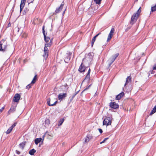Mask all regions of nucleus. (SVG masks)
Instances as JSON below:
<instances>
[{"mask_svg":"<svg viewBox=\"0 0 156 156\" xmlns=\"http://www.w3.org/2000/svg\"><path fill=\"white\" fill-rule=\"evenodd\" d=\"M7 47V43L5 42L4 40H2L0 41V51H6Z\"/></svg>","mask_w":156,"mask_h":156,"instance_id":"nucleus-1","label":"nucleus"},{"mask_svg":"<svg viewBox=\"0 0 156 156\" xmlns=\"http://www.w3.org/2000/svg\"><path fill=\"white\" fill-rule=\"evenodd\" d=\"M112 118L111 117H107L105 118L103 121V125L108 126L111 125L112 123Z\"/></svg>","mask_w":156,"mask_h":156,"instance_id":"nucleus-2","label":"nucleus"},{"mask_svg":"<svg viewBox=\"0 0 156 156\" xmlns=\"http://www.w3.org/2000/svg\"><path fill=\"white\" fill-rule=\"evenodd\" d=\"M139 16V14L137 13H134L133 15L132 16L130 23L131 25H133L135 23Z\"/></svg>","mask_w":156,"mask_h":156,"instance_id":"nucleus-3","label":"nucleus"},{"mask_svg":"<svg viewBox=\"0 0 156 156\" xmlns=\"http://www.w3.org/2000/svg\"><path fill=\"white\" fill-rule=\"evenodd\" d=\"M17 106V104L15 103H12L11 107L8 111V113L10 114L12 113H13L16 110V107Z\"/></svg>","mask_w":156,"mask_h":156,"instance_id":"nucleus-4","label":"nucleus"},{"mask_svg":"<svg viewBox=\"0 0 156 156\" xmlns=\"http://www.w3.org/2000/svg\"><path fill=\"white\" fill-rule=\"evenodd\" d=\"M42 32L44 35V40L46 42H48L50 40L49 37H47V33H45L44 30V26H43L42 27Z\"/></svg>","mask_w":156,"mask_h":156,"instance_id":"nucleus-5","label":"nucleus"},{"mask_svg":"<svg viewBox=\"0 0 156 156\" xmlns=\"http://www.w3.org/2000/svg\"><path fill=\"white\" fill-rule=\"evenodd\" d=\"M87 67H86L83 64V63L82 62L79 67L78 71L80 73L84 72Z\"/></svg>","mask_w":156,"mask_h":156,"instance_id":"nucleus-6","label":"nucleus"},{"mask_svg":"<svg viewBox=\"0 0 156 156\" xmlns=\"http://www.w3.org/2000/svg\"><path fill=\"white\" fill-rule=\"evenodd\" d=\"M110 107L112 108L116 109L119 107V105L118 104L116 103L115 102H111L109 104Z\"/></svg>","mask_w":156,"mask_h":156,"instance_id":"nucleus-7","label":"nucleus"},{"mask_svg":"<svg viewBox=\"0 0 156 156\" xmlns=\"http://www.w3.org/2000/svg\"><path fill=\"white\" fill-rule=\"evenodd\" d=\"M67 94L66 93H60L58 95V99L59 100H62L67 96Z\"/></svg>","mask_w":156,"mask_h":156,"instance_id":"nucleus-8","label":"nucleus"},{"mask_svg":"<svg viewBox=\"0 0 156 156\" xmlns=\"http://www.w3.org/2000/svg\"><path fill=\"white\" fill-rule=\"evenodd\" d=\"M72 53L69 52L67 53V56L65 57L64 59L65 62L66 63L70 61Z\"/></svg>","mask_w":156,"mask_h":156,"instance_id":"nucleus-9","label":"nucleus"},{"mask_svg":"<svg viewBox=\"0 0 156 156\" xmlns=\"http://www.w3.org/2000/svg\"><path fill=\"white\" fill-rule=\"evenodd\" d=\"M44 54L43 55V56L45 58H47L48 55V49L47 47L45 46L44 48Z\"/></svg>","mask_w":156,"mask_h":156,"instance_id":"nucleus-10","label":"nucleus"},{"mask_svg":"<svg viewBox=\"0 0 156 156\" xmlns=\"http://www.w3.org/2000/svg\"><path fill=\"white\" fill-rule=\"evenodd\" d=\"M64 5V3L63 2L62 4H61V5H60V7L59 8H56L55 12L56 13H58L59 12H60L62 10V9L63 8Z\"/></svg>","mask_w":156,"mask_h":156,"instance_id":"nucleus-11","label":"nucleus"},{"mask_svg":"<svg viewBox=\"0 0 156 156\" xmlns=\"http://www.w3.org/2000/svg\"><path fill=\"white\" fill-rule=\"evenodd\" d=\"M20 98V96L18 94H16L14 97V98L13 99V101L15 102H17L19 101Z\"/></svg>","mask_w":156,"mask_h":156,"instance_id":"nucleus-12","label":"nucleus"},{"mask_svg":"<svg viewBox=\"0 0 156 156\" xmlns=\"http://www.w3.org/2000/svg\"><path fill=\"white\" fill-rule=\"evenodd\" d=\"M26 0H21V3L20 5V12H21L23 10V9Z\"/></svg>","mask_w":156,"mask_h":156,"instance_id":"nucleus-13","label":"nucleus"},{"mask_svg":"<svg viewBox=\"0 0 156 156\" xmlns=\"http://www.w3.org/2000/svg\"><path fill=\"white\" fill-rule=\"evenodd\" d=\"M60 87L61 89H62V91H66L69 88V86L67 84H65L64 85H62Z\"/></svg>","mask_w":156,"mask_h":156,"instance_id":"nucleus-14","label":"nucleus"},{"mask_svg":"<svg viewBox=\"0 0 156 156\" xmlns=\"http://www.w3.org/2000/svg\"><path fill=\"white\" fill-rule=\"evenodd\" d=\"M90 69H89L88 70L87 73V74L86 75V76L85 78L84 79V80L82 82H84L86 80H87V81H89V80H90Z\"/></svg>","mask_w":156,"mask_h":156,"instance_id":"nucleus-15","label":"nucleus"},{"mask_svg":"<svg viewBox=\"0 0 156 156\" xmlns=\"http://www.w3.org/2000/svg\"><path fill=\"white\" fill-rule=\"evenodd\" d=\"M124 93L123 92H122L116 96L115 99L117 100H120L124 96Z\"/></svg>","mask_w":156,"mask_h":156,"instance_id":"nucleus-16","label":"nucleus"},{"mask_svg":"<svg viewBox=\"0 0 156 156\" xmlns=\"http://www.w3.org/2000/svg\"><path fill=\"white\" fill-rule=\"evenodd\" d=\"M131 78L130 76H128L126 78V82L124 86L123 89L125 88L126 85L129 82H131Z\"/></svg>","mask_w":156,"mask_h":156,"instance_id":"nucleus-17","label":"nucleus"},{"mask_svg":"<svg viewBox=\"0 0 156 156\" xmlns=\"http://www.w3.org/2000/svg\"><path fill=\"white\" fill-rule=\"evenodd\" d=\"M115 61L111 57L109 58L108 62L109 66H110Z\"/></svg>","mask_w":156,"mask_h":156,"instance_id":"nucleus-18","label":"nucleus"},{"mask_svg":"<svg viewBox=\"0 0 156 156\" xmlns=\"http://www.w3.org/2000/svg\"><path fill=\"white\" fill-rule=\"evenodd\" d=\"M42 140L41 138H36L34 140L35 143L37 145L39 143L41 142Z\"/></svg>","mask_w":156,"mask_h":156,"instance_id":"nucleus-19","label":"nucleus"},{"mask_svg":"<svg viewBox=\"0 0 156 156\" xmlns=\"http://www.w3.org/2000/svg\"><path fill=\"white\" fill-rule=\"evenodd\" d=\"M36 152V150H35L34 149H32L31 150H30L29 151V154L31 155H34V153Z\"/></svg>","mask_w":156,"mask_h":156,"instance_id":"nucleus-20","label":"nucleus"},{"mask_svg":"<svg viewBox=\"0 0 156 156\" xmlns=\"http://www.w3.org/2000/svg\"><path fill=\"white\" fill-rule=\"evenodd\" d=\"M57 101H55L54 103L53 104H50V99L48 101H47V104L49 106H53L55 105L57 103Z\"/></svg>","mask_w":156,"mask_h":156,"instance_id":"nucleus-21","label":"nucleus"},{"mask_svg":"<svg viewBox=\"0 0 156 156\" xmlns=\"http://www.w3.org/2000/svg\"><path fill=\"white\" fill-rule=\"evenodd\" d=\"M25 146V143L22 142L19 145V147L22 150L23 149L24 147Z\"/></svg>","mask_w":156,"mask_h":156,"instance_id":"nucleus-22","label":"nucleus"},{"mask_svg":"<svg viewBox=\"0 0 156 156\" xmlns=\"http://www.w3.org/2000/svg\"><path fill=\"white\" fill-rule=\"evenodd\" d=\"M37 78V75H36L34 77L32 80L31 82V84H33L35 83L36 81Z\"/></svg>","mask_w":156,"mask_h":156,"instance_id":"nucleus-23","label":"nucleus"},{"mask_svg":"<svg viewBox=\"0 0 156 156\" xmlns=\"http://www.w3.org/2000/svg\"><path fill=\"white\" fill-rule=\"evenodd\" d=\"M119 53H117L114 55H113L111 57L115 61V59L117 57L119 56Z\"/></svg>","mask_w":156,"mask_h":156,"instance_id":"nucleus-24","label":"nucleus"},{"mask_svg":"<svg viewBox=\"0 0 156 156\" xmlns=\"http://www.w3.org/2000/svg\"><path fill=\"white\" fill-rule=\"evenodd\" d=\"M113 35V34H112L110 33H109L108 36V38L107 39V41H109L111 40L112 37Z\"/></svg>","mask_w":156,"mask_h":156,"instance_id":"nucleus-25","label":"nucleus"},{"mask_svg":"<svg viewBox=\"0 0 156 156\" xmlns=\"http://www.w3.org/2000/svg\"><path fill=\"white\" fill-rule=\"evenodd\" d=\"M29 11V9L27 8H25L23 12V14H25Z\"/></svg>","mask_w":156,"mask_h":156,"instance_id":"nucleus-26","label":"nucleus"},{"mask_svg":"<svg viewBox=\"0 0 156 156\" xmlns=\"http://www.w3.org/2000/svg\"><path fill=\"white\" fill-rule=\"evenodd\" d=\"M151 10L152 12H154L156 11V4L155 6L151 7Z\"/></svg>","mask_w":156,"mask_h":156,"instance_id":"nucleus-27","label":"nucleus"},{"mask_svg":"<svg viewBox=\"0 0 156 156\" xmlns=\"http://www.w3.org/2000/svg\"><path fill=\"white\" fill-rule=\"evenodd\" d=\"M12 129L11 128L9 127V129L7 130L6 132V133L7 134H9L12 131Z\"/></svg>","mask_w":156,"mask_h":156,"instance_id":"nucleus-28","label":"nucleus"},{"mask_svg":"<svg viewBox=\"0 0 156 156\" xmlns=\"http://www.w3.org/2000/svg\"><path fill=\"white\" fill-rule=\"evenodd\" d=\"M33 85V84H31V83L28 84L27 86L26 87V88L27 89H29L30 88H31V86Z\"/></svg>","mask_w":156,"mask_h":156,"instance_id":"nucleus-29","label":"nucleus"},{"mask_svg":"<svg viewBox=\"0 0 156 156\" xmlns=\"http://www.w3.org/2000/svg\"><path fill=\"white\" fill-rule=\"evenodd\" d=\"M64 120L62 119H60V120L59 121L58 123V126H61Z\"/></svg>","mask_w":156,"mask_h":156,"instance_id":"nucleus-30","label":"nucleus"},{"mask_svg":"<svg viewBox=\"0 0 156 156\" xmlns=\"http://www.w3.org/2000/svg\"><path fill=\"white\" fill-rule=\"evenodd\" d=\"M100 34V33H99L98 34H96L94 37H93V38L92 41H94L95 42V40H96V38L98 37V36Z\"/></svg>","mask_w":156,"mask_h":156,"instance_id":"nucleus-31","label":"nucleus"},{"mask_svg":"<svg viewBox=\"0 0 156 156\" xmlns=\"http://www.w3.org/2000/svg\"><path fill=\"white\" fill-rule=\"evenodd\" d=\"M52 44L51 43V42H49L48 43H46L45 44V46H46V47H50L51 46V45Z\"/></svg>","mask_w":156,"mask_h":156,"instance_id":"nucleus-32","label":"nucleus"},{"mask_svg":"<svg viewBox=\"0 0 156 156\" xmlns=\"http://www.w3.org/2000/svg\"><path fill=\"white\" fill-rule=\"evenodd\" d=\"M101 0H94V1L97 4H100L101 3Z\"/></svg>","mask_w":156,"mask_h":156,"instance_id":"nucleus-33","label":"nucleus"},{"mask_svg":"<svg viewBox=\"0 0 156 156\" xmlns=\"http://www.w3.org/2000/svg\"><path fill=\"white\" fill-rule=\"evenodd\" d=\"M27 33H23L22 35V37L23 38H26L27 37Z\"/></svg>","mask_w":156,"mask_h":156,"instance_id":"nucleus-34","label":"nucleus"},{"mask_svg":"<svg viewBox=\"0 0 156 156\" xmlns=\"http://www.w3.org/2000/svg\"><path fill=\"white\" fill-rule=\"evenodd\" d=\"M45 122V124L47 125H48L50 123V121L49 119H46Z\"/></svg>","mask_w":156,"mask_h":156,"instance_id":"nucleus-35","label":"nucleus"},{"mask_svg":"<svg viewBox=\"0 0 156 156\" xmlns=\"http://www.w3.org/2000/svg\"><path fill=\"white\" fill-rule=\"evenodd\" d=\"M108 139V137H107V138H105L104 139V140H103L102 142H101L100 143V144H102V143H104V142H105V141L106 140H107Z\"/></svg>","mask_w":156,"mask_h":156,"instance_id":"nucleus-36","label":"nucleus"},{"mask_svg":"<svg viewBox=\"0 0 156 156\" xmlns=\"http://www.w3.org/2000/svg\"><path fill=\"white\" fill-rule=\"evenodd\" d=\"M90 139H89V137H87V136L86 138L85 139V143H87L89 141Z\"/></svg>","mask_w":156,"mask_h":156,"instance_id":"nucleus-37","label":"nucleus"},{"mask_svg":"<svg viewBox=\"0 0 156 156\" xmlns=\"http://www.w3.org/2000/svg\"><path fill=\"white\" fill-rule=\"evenodd\" d=\"M76 94H75L74 95L72 96V97H71L69 98L70 100L71 101L73 100V98H74V97H75V95Z\"/></svg>","mask_w":156,"mask_h":156,"instance_id":"nucleus-38","label":"nucleus"},{"mask_svg":"<svg viewBox=\"0 0 156 156\" xmlns=\"http://www.w3.org/2000/svg\"><path fill=\"white\" fill-rule=\"evenodd\" d=\"M114 31H115L114 28H112L110 33L113 34V33L114 32Z\"/></svg>","mask_w":156,"mask_h":156,"instance_id":"nucleus-39","label":"nucleus"},{"mask_svg":"<svg viewBox=\"0 0 156 156\" xmlns=\"http://www.w3.org/2000/svg\"><path fill=\"white\" fill-rule=\"evenodd\" d=\"M17 124L16 122H15L10 127L13 129V128L16 126Z\"/></svg>","mask_w":156,"mask_h":156,"instance_id":"nucleus-40","label":"nucleus"},{"mask_svg":"<svg viewBox=\"0 0 156 156\" xmlns=\"http://www.w3.org/2000/svg\"><path fill=\"white\" fill-rule=\"evenodd\" d=\"M91 84L88 87H87L85 89H84V90L83 91V92L87 90H88L89 88V87L91 86Z\"/></svg>","mask_w":156,"mask_h":156,"instance_id":"nucleus-41","label":"nucleus"},{"mask_svg":"<svg viewBox=\"0 0 156 156\" xmlns=\"http://www.w3.org/2000/svg\"><path fill=\"white\" fill-rule=\"evenodd\" d=\"M141 9V7H140L138 10H137V12L136 13H137V14H139V16L140 13V12L141 10H140V9Z\"/></svg>","mask_w":156,"mask_h":156,"instance_id":"nucleus-42","label":"nucleus"},{"mask_svg":"<svg viewBox=\"0 0 156 156\" xmlns=\"http://www.w3.org/2000/svg\"><path fill=\"white\" fill-rule=\"evenodd\" d=\"M155 112H154V111L153 110H152L150 113L149 115H151L154 113H155Z\"/></svg>","mask_w":156,"mask_h":156,"instance_id":"nucleus-43","label":"nucleus"},{"mask_svg":"<svg viewBox=\"0 0 156 156\" xmlns=\"http://www.w3.org/2000/svg\"><path fill=\"white\" fill-rule=\"evenodd\" d=\"M87 136V137H89V139H90V140L92 137V136L90 135H88Z\"/></svg>","mask_w":156,"mask_h":156,"instance_id":"nucleus-44","label":"nucleus"},{"mask_svg":"<svg viewBox=\"0 0 156 156\" xmlns=\"http://www.w3.org/2000/svg\"><path fill=\"white\" fill-rule=\"evenodd\" d=\"M34 1V0H28V3H32Z\"/></svg>","mask_w":156,"mask_h":156,"instance_id":"nucleus-45","label":"nucleus"},{"mask_svg":"<svg viewBox=\"0 0 156 156\" xmlns=\"http://www.w3.org/2000/svg\"><path fill=\"white\" fill-rule=\"evenodd\" d=\"M154 71L153 70H151L149 72V74H154Z\"/></svg>","mask_w":156,"mask_h":156,"instance_id":"nucleus-46","label":"nucleus"},{"mask_svg":"<svg viewBox=\"0 0 156 156\" xmlns=\"http://www.w3.org/2000/svg\"><path fill=\"white\" fill-rule=\"evenodd\" d=\"M4 107H2L0 109V113H1L2 111H3V110H4Z\"/></svg>","mask_w":156,"mask_h":156,"instance_id":"nucleus-47","label":"nucleus"},{"mask_svg":"<svg viewBox=\"0 0 156 156\" xmlns=\"http://www.w3.org/2000/svg\"><path fill=\"white\" fill-rule=\"evenodd\" d=\"M16 153L17 154H20V152L19 151H18L17 150H16Z\"/></svg>","mask_w":156,"mask_h":156,"instance_id":"nucleus-48","label":"nucleus"},{"mask_svg":"<svg viewBox=\"0 0 156 156\" xmlns=\"http://www.w3.org/2000/svg\"><path fill=\"white\" fill-rule=\"evenodd\" d=\"M152 110L154 111V112H156V105L154 107Z\"/></svg>","mask_w":156,"mask_h":156,"instance_id":"nucleus-49","label":"nucleus"},{"mask_svg":"<svg viewBox=\"0 0 156 156\" xmlns=\"http://www.w3.org/2000/svg\"><path fill=\"white\" fill-rule=\"evenodd\" d=\"M98 130L101 133L103 132V131L101 129H99Z\"/></svg>","mask_w":156,"mask_h":156,"instance_id":"nucleus-50","label":"nucleus"},{"mask_svg":"<svg viewBox=\"0 0 156 156\" xmlns=\"http://www.w3.org/2000/svg\"><path fill=\"white\" fill-rule=\"evenodd\" d=\"M153 69L154 70H156V64H155L153 67Z\"/></svg>","mask_w":156,"mask_h":156,"instance_id":"nucleus-51","label":"nucleus"},{"mask_svg":"<svg viewBox=\"0 0 156 156\" xmlns=\"http://www.w3.org/2000/svg\"><path fill=\"white\" fill-rule=\"evenodd\" d=\"M53 39V38H52L50 40V41L49 42H51V43L52 44Z\"/></svg>","mask_w":156,"mask_h":156,"instance_id":"nucleus-52","label":"nucleus"},{"mask_svg":"<svg viewBox=\"0 0 156 156\" xmlns=\"http://www.w3.org/2000/svg\"><path fill=\"white\" fill-rule=\"evenodd\" d=\"M94 41H91V46H92L94 44Z\"/></svg>","mask_w":156,"mask_h":156,"instance_id":"nucleus-53","label":"nucleus"},{"mask_svg":"<svg viewBox=\"0 0 156 156\" xmlns=\"http://www.w3.org/2000/svg\"><path fill=\"white\" fill-rule=\"evenodd\" d=\"M64 13H65V11H64V12H63V14H63V15H64Z\"/></svg>","mask_w":156,"mask_h":156,"instance_id":"nucleus-54","label":"nucleus"},{"mask_svg":"<svg viewBox=\"0 0 156 156\" xmlns=\"http://www.w3.org/2000/svg\"><path fill=\"white\" fill-rule=\"evenodd\" d=\"M18 28V32H19V28Z\"/></svg>","mask_w":156,"mask_h":156,"instance_id":"nucleus-55","label":"nucleus"}]
</instances>
